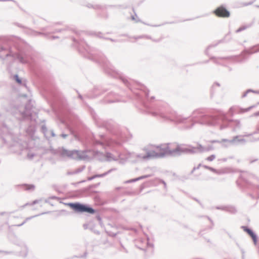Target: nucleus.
<instances>
[{"label": "nucleus", "instance_id": "obj_1", "mask_svg": "<svg viewBox=\"0 0 259 259\" xmlns=\"http://www.w3.org/2000/svg\"><path fill=\"white\" fill-rule=\"evenodd\" d=\"M165 146V155H173L181 152H189L190 150L187 148H182L176 144H164Z\"/></svg>", "mask_w": 259, "mask_h": 259}, {"label": "nucleus", "instance_id": "obj_2", "mask_svg": "<svg viewBox=\"0 0 259 259\" xmlns=\"http://www.w3.org/2000/svg\"><path fill=\"white\" fill-rule=\"evenodd\" d=\"M68 205L77 212H86L91 214L95 213V210L92 208L80 203H68Z\"/></svg>", "mask_w": 259, "mask_h": 259}, {"label": "nucleus", "instance_id": "obj_3", "mask_svg": "<svg viewBox=\"0 0 259 259\" xmlns=\"http://www.w3.org/2000/svg\"><path fill=\"white\" fill-rule=\"evenodd\" d=\"M144 151L146 155L143 157L144 158L158 157L156 146H150L145 148Z\"/></svg>", "mask_w": 259, "mask_h": 259}, {"label": "nucleus", "instance_id": "obj_4", "mask_svg": "<svg viewBox=\"0 0 259 259\" xmlns=\"http://www.w3.org/2000/svg\"><path fill=\"white\" fill-rule=\"evenodd\" d=\"M213 13L218 17L228 18L230 16V12L223 6L217 8Z\"/></svg>", "mask_w": 259, "mask_h": 259}, {"label": "nucleus", "instance_id": "obj_5", "mask_svg": "<svg viewBox=\"0 0 259 259\" xmlns=\"http://www.w3.org/2000/svg\"><path fill=\"white\" fill-rule=\"evenodd\" d=\"M164 147H165V146H164V144H162L160 146H156V148L157 150V153L158 157H162L166 155Z\"/></svg>", "mask_w": 259, "mask_h": 259}, {"label": "nucleus", "instance_id": "obj_6", "mask_svg": "<svg viewBox=\"0 0 259 259\" xmlns=\"http://www.w3.org/2000/svg\"><path fill=\"white\" fill-rule=\"evenodd\" d=\"M242 228L245 232L247 233L251 236V237L252 238L253 241L255 243H256V235L253 233V232L249 229H248L246 227L243 226L242 227Z\"/></svg>", "mask_w": 259, "mask_h": 259}, {"label": "nucleus", "instance_id": "obj_7", "mask_svg": "<svg viewBox=\"0 0 259 259\" xmlns=\"http://www.w3.org/2000/svg\"><path fill=\"white\" fill-rule=\"evenodd\" d=\"M215 158V156L214 155H211L208 157L206 158V160L209 161H211L213 160Z\"/></svg>", "mask_w": 259, "mask_h": 259}, {"label": "nucleus", "instance_id": "obj_8", "mask_svg": "<svg viewBox=\"0 0 259 259\" xmlns=\"http://www.w3.org/2000/svg\"><path fill=\"white\" fill-rule=\"evenodd\" d=\"M104 175H96V176H94V177H91V178H89V179H88V180H92L93 179H94V178H96V177H101L103 176Z\"/></svg>", "mask_w": 259, "mask_h": 259}, {"label": "nucleus", "instance_id": "obj_9", "mask_svg": "<svg viewBox=\"0 0 259 259\" xmlns=\"http://www.w3.org/2000/svg\"><path fill=\"white\" fill-rule=\"evenodd\" d=\"M204 167L207 168V169H209V170H211V171H215L214 169H213V168L210 167L205 166Z\"/></svg>", "mask_w": 259, "mask_h": 259}, {"label": "nucleus", "instance_id": "obj_10", "mask_svg": "<svg viewBox=\"0 0 259 259\" xmlns=\"http://www.w3.org/2000/svg\"><path fill=\"white\" fill-rule=\"evenodd\" d=\"M18 59L19 60V61L22 62V63H23L24 62V61H23V58L22 57H18Z\"/></svg>", "mask_w": 259, "mask_h": 259}, {"label": "nucleus", "instance_id": "obj_11", "mask_svg": "<svg viewBox=\"0 0 259 259\" xmlns=\"http://www.w3.org/2000/svg\"><path fill=\"white\" fill-rule=\"evenodd\" d=\"M16 80L18 82H19V83H21V80L18 78V77L17 76V79H16Z\"/></svg>", "mask_w": 259, "mask_h": 259}]
</instances>
